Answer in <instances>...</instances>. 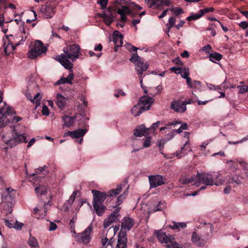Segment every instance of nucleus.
I'll return each mask as SVG.
<instances>
[{
  "label": "nucleus",
  "mask_w": 248,
  "mask_h": 248,
  "mask_svg": "<svg viewBox=\"0 0 248 248\" xmlns=\"http://www.w3.org/2000/svg\"><path fill=\"white\" fill-rule=\"evenodd\" d=\"M162 5L161 0H154L153 3L151 4V7H158Z\"/></svg>",
  "instance_id": "46"
},
{
  "label": "nucleus",
  "mask_w": 248,
  "mask_h": 248,
  "mask_svg": "<svg viewBox=\"0 0 248 248\" xmlns=\"http://www.w3.org/2000/svg\"><path fill=\"white\" fill-rule=\"evenodd\" d=\"M97 3L100 4L102 9H104L106 8L108 0H100L97 1Z\"/></svg>",
  "instance_id": "47"
},
{
  "label": "nucleus",
  "mask_w": 248,
  "mask_h": 248,
  "mask_svg": "<svg viewBox=\"0 0 248 248\" xmlns=\"http://www.w3.org/2000/svg\"><path fill=\"white\" fill-rule=\"evenodd\" d=\"M47 48L43 43L39 40L35 42L32 48L28 52V57L31 59H34L46 52Z\"/></svg>",
  "instance_id": "4"
},
{
  "label": "nucleus",
  "mask_w": 248,
  "mask_h": 248,
  "mask_svg": "<svg viewBox=\"0 0 248 248\" xmlns=\"http://www.w3.org/2000/svg\"><path fill=\"white\" fill-rule=\"evenodd\" d=\"M140 20L139 19H134L131 22L132 26L135 27L136 30H137V27L136 25L140 22Z\"/></svg>",
  "instance_id": "64"
},
{
  "label": "nucleus",
  "mask_w": 248,
  "mask_h": 248,
  "mask_svg": "<svg viewBox=\"0 0 248 248\" xmlns=\"http://www.w3.org/2000/svg\"><path fill=\"white\" fill-rule=\"evenodd\" d=\"M12 142L13 143L15 144L14 146H15L17 144H19L21 142H27V140H26V136L25 134H18L16 131L15 128L13 129L12 130Z\"/></svg>",
  "instance_id": "11"
},
{
  "label": "nucleus",
  "mask_w": 248,
  "mask_h": 248,
  "mask_svg": "<svg viewBox=\"0 0 248 248\" xmlns=\"http://www.w3.org/2000/svg\"><path fill=\"white\" fill-rule=\"evenodd\" d=\"M128 187H129V186H128L126 188V190H125L123 194H121V195H120L117 198V202H116V205L117 206L121 204L122 203L125 197V196L127 194V192H128L127 189L128 188Z\"/></svg>",
  "instance_id": "34"
},
{
  "label": "nucleus",
  "mask_w": 248,
  "mask_h": 248,
  "mask_svg": "<svg viewBox=\"0 0 248 248\" xmlns=\"http://www.w3.org/2000/svg\"><path fill=\"white\" fill-rule=\"evenodd\" d=\"M70 71V73L68 76L66 77H62L59 80H58L57 82H55V85H60L65 83H67L69 84H72V80L74 79V74L73 73L72 68L71 69H69Z\"/></svg>",
  "instance_id": "17"
},
{
  "label": "nucleus",
  "mask_w": 248,
  "mask_h": 248,
  "mask_svg": "<svg viewBox=\"0 0 248 248\" xmlns=\"http://www.w3.org/2000/svg\"><path fill=\"white\" fill-rule=\"evenodd\" d=\"M191 241L195 245L198 247H201L203 244V240L196 232L192 233Z\"/></svg>",
  "instance_id": "22"
},
{
  "label": "nucleus",
  "mask_w": 248,
  "mask_h": 248,
  "mask_svg": "<svg viewBox=\"0 0 248 248\" xmlns=\"http://www.w3.org/2000/svg\"><path fill=\"white\" fill-rule=\"evenodd\" d=\"M228 182L231 184L235 183L237 185H238L241 183V180L238 176L235 175L230 177L228 180Z\"/></svg>",
  "instance_id": "31"
},
{
  "label": "nucleus",
  "mask_w": 248,
  "mask_h": 248,
  "mask_svg": "<svg viewBox=\"0 0 248 248\" xmlns=\"http://www.w3.org/2000/svg\"><path fill=\"white\" fill-rule=\"evenodd\" d=\"M176 130H172L170 133H169L165 135L166 140H171L174 137V136L176 135Z\"/></svg>",
  "instance_id": "43"
},
{
  "label": "nucleus",
  "mask_w": 248,
  "mask_h": 248,
  "mask_svg": "<svg viewBox=\"0 0 248 248\" xmlns=\"http://www.w3.org/2000/svg\"><path fill=\"white\" fill-rule=\"evenodd\" d=\"M4 114H5V117L6 115L16 114V111H15L13 108L7 106L6 108L5 112Z\"/></svg>",
  "instance_id": "39"
},
{
  "label": "nucleus",
  "mask_w": 248,
  "mask_h": 248,
  "mask_svg": "<svg viewBox=\"0 0 248 248\" xmlns=\"http://www.w3.org/2000/svg\"><path fill=\"white\" fill-rule=\"evenodd\" d=\"M170 69L171 71L174 72L176 74H179L180 72H181V70H182V68H181L180 67L173 66V67L170 68Z\"/></svg>",
  "instance_id": "61"
},
{
  "label": "nucleus",
  "mask_w": 248,
  "mask_h": 248,
  "mask_svg": "<svg viewBox=\"0 0 248 248\" xmlns=\"http://www.w3.org/2000/svg\"><path fill=\"white\" fill-rule=\"evenodd\" d=\"M219 174L218 173H202L198 172L197 174L190 178H186L184 181L185 184L193 183L196 186L201 184H205L206 186H219L221 185L225 182L223 179H218Z\"/></svg>",
  "instance_id": "2"
},
{
  "label": "nucleus",
  "mask_w": 248,
  "mask_h": 248,
  "mask_svg": "<svg viewBox=\"0 0 248 248\" xmlns=\"http://www.w3.org/2000/svg\"><path fill=\"white\" fill-rule=\"evenodd\" d=\"M176 21L175 18L174 17L171 16L169 19V23L167 24V26H169V30H170V29L174 26Z\"/></svg>",
  "instance_id": "40"
},
{
  "label": "nucleus",
  "mask_w": 248,
  "mask_h": 248,
  "mask_svg": "<svg viewBox=\"0 0 248 248\" xmlns=\"http://www.w3.org/2000/svg\"><path fill=\"white\" fill-rule=\"evenodd\" d=\"M46 205V203L45 202L44 204V207L41 208L40 209H39L38 207L34 208L33 209V211L34 212V213L36 214V213H37L38 211H41V210H43V209L44 210V211L45 212V213H46L47 210H46V209L45 208Z\"/></svg>",
  "instance_id": "60"
},
{
  "label": "nucleus",
  "mask_w": 248,
  "mask_h": 248,
  "mask_svg": "<svg viewBox=\"0 0 248 248\" xmlns=\"http://www.w3.org/2000/svg\"><path fill=\"white\" fill-rule=\"evenodd\" d=\"M87 131L85 129H78L73 131H68L64 133L63 137L70 136L73 139L80 138L78 141H77L79 144H81L83 141L82 137L86 134Z\"/></svg>",
  "instance_id": "7"
},
{
  "label": "nucleus",
  "mask_w": 248,
  "mask_h": 248,
  "mask_svg": "<svg viewBox=\"0 0 248 248\" xmlns=\"http://www.w3.org/2000/svg\"><path fill=\"white\" fill-rule=\"evenodd\" d=\"M5 225L10 228H14V224L12 223L9 219H4Z\"/></svg>",
  "instance_id": "56"
},
{
  "label": "nucleus",
  "mask_w": 248,
  "mask_h": 248,
  "mask_svg": "<svg viewBox=\"0 0 248 248\" xmlns=\"http://www.w3.org/2000/svg\"><path fill=\"white\" fill-rule=\"evenodd\" d=\"M170 243L171 244V248H182V246L174 241V239H171V242Z\"/></svg>",
  "instance_id": "52"
},
{
  "label": "nucleus",
  "mask_w": 248,
  "mask_h": 248,
  "mask_svg": "<svg viewBox=\"0 0 248 248\" xmlns=\"http://www.w3.org/2000/svg\"><path fill=\"white\" fill-rule=\"evenodd\" d=\"M112 9L108 8L106 12H104L102 14H100L105 22L108 25H110L114 21V16L111 13Z\"/></svg>",
  "instance_id": "19"
},
{
  "label": "nucleus",
  "mask_w": 248,
  "mask_h": 248,
  "mask_svg": "<svg viewBox=\"0 0 248 248\" xmlns=\"http://www.w3.org/2000/svg\"><path fill=\"white\" fill-rule=\"evenodd\" d=\"M155 234L159 241L161 243L168 244L171 242V239H174L172 235H167L166 232L161 230L157 231Z\"/></svg>",
  "instance_id": "13"
},
{
  "label": "nucleus",
  "mask_w": 248,
  "mask_h": 248,
  "mask_svg": "<svg viewBox=\"0 0 248 248\" xmlns=\"http://www.w3.org/2000/svg\"><path fill=\"white\" fill-rule=\"evenodd\" d=\"M201 82L197 80H193L192 81V84L191 85V86L190 88H198L201 86Z\"/></svg>",
  "instance_id": "51"
},
{
  "label": "nucleus",
  "mask_w": 248,
  "mask_h": 248,
  "mask_svg": "<svg viewBox=\"0 0 248 248\" xmlns=\"http://www.w3.org/2000/svg\"><path fill=\"white\" fill-rule=\"evenodd\" d=\"M201 11H202L203 13V15H204L205 13H209V12H212L214 11V9L213 7H209L206 8L204 9H201Z\"/></svg>",
  "instance_id": "58"
},
{
  "label": "nucleus",
  "mask_w": 248,
  "mask_h": 248,
  "mask_svg": "<svg viewBox=\"0 0 248 248\" xmlns=\"http://www.w3.org/2000/svg\"><path fill=\"white\" fill-rule=\"evenodd\" d=\"M40 93H37L33 98V100H34V102H35V103L37 104V107L40 104L39 102L41 100V97H40Z\"/></svg>",
  "instance_id": "53"
},
{
  "label": "nucleus",
  "mask_w": 248,
  "mask_h": 248,
  "mask_svg": "<svg viewBox=\"0 0 248 248\" xmlns=\"http://www.w3.org/2000/svg\"><path fill=\"white\" fill-rule=\"evenodd\" d=\"M5 110V107H0V124L3 125L4 122V118H5V114L3 112Z\"/></svg>",
  "instance_id": "42"
},
{
  "label": "nucleus",
  "mask_w": 248,
  "mask_h": 248,
  "mask_svg": "<svg viewBox=\"0 0 248 248\" xmlns=\"http://www.w3.org/2000/svg\"><path fill=\"white\" fill-rule=\"evenodd\" d=\"M80 50L78 45H68L63 49L64 54L56 56L55 59L59 61L65 68L71 69L73 68V64L69 59L72 62L75 61L79 58Z\"/></svg>",
  "instance_id": "1"
},
{
  "label": "nucleus",
  "mask_w": 248,
  "mask_h": 248,
  "mask_svg": "<svg viewBox=\"0 0 248 248\" xmlns=\"http://www.w3.org/2000/svg\"><path fill=\"white\" fill-rule=\"evenodd\" d=\"M207 87L210 89V90H216L217 89H221L220 87L219 86H216L215 85H213L211 83H207L206 84Z\"/></svg>",
  "instance_id": "57"
},
{
  "label": "nucleus",
  "mask_w": 248,
  "mask_h": 248,
  "mask_svg": "<svg viewBox=\"0 0 248 248\" xmlns=\"http://www.w3.org/2000/svg\"><path fill=\"white\" fill-rule=\"evenodd\" d=\"M189 142V141L187 140V141L186 142V143L184 144V146L183 147H182L181 148V150L180 151H177L175 152V153L174 154L176 156H177L179 158H180L181 157H182V155H180V153H181V152L183 150V149H184L185 146L188 144Z\"/></svg>",
  "instance_id": "48"
},
{
  "label": "nucleus",
  "mask_w": 248,
  "mask_h": 248,
  "mask_svg": "<svg viewBox=\"0 0 248 248\" xmlns=\"http://www.w3.org/2000/svg\"><path fill=\"white\" fill-rule=\"evenodd\" d=\"M42 112L44 115L47 116L49 115V112L48 108L46 105H43Z\"/></svg>",
  "instance_id": "55"
},
{
  "label": "nucleus",
  "mask_w": 248,
  "mask_h": 248,
  "mask_svg": "<svg viewBox=\"0 0 248 248\" xmlns=\"http://www.w3.org/2000/svg\"><path fill=\"white\" fill-rule=\"evenodd\" d=\"M203 16L202 11L200 10L199 12L196 14H192L191 16H189L186 18L188 21L194 20L199 19Z\"/></svg>",
  "instance_id": "29"
},
{
  "label": "nucleus",
  "mask_w": 248,
  "mask_h": 248,
  "mask_svg": "<svg viewBox=\"0 0 248 248\" xmlns=\"http://www.w3.org/2000/svg\"><path fill=\"white\" fill-rule=\"evenodd\" d=\"M28 244L31 247H32L33 248H37L39 247V245H38L37 240L34 237H30L29 241H28Z\"/></svg>",
  "instance_id": "35"
},
{
  "label": "nucleus",
  "mask_w": 248,
  "mask_h": 248,
  "mask_svg": "<svg viewBox=\"0 0 248 248\" xmlns=\"http://www.w3.org/2000/svg\"><path fill=\"white\" fill-rule=\"evenodd\" d=\"M188 128V125L186 123L183 124L178 129H174L176 131V133H180L183 130H186Z\"/></svg>",
  "instance_id": "45"
},
{
  "label": "nucleus",
  "mask_w": 248,
  "mask_h": 248,
  "mask_svg": "<svg viewBox=\"0 0 248 248\" xmlns=\"http://www.w3.org/2000/svg\"><path fill=\"white\" fill-rule=\"evenodd\" d=\"M55 4L51 2H47L44 9L42 10L43 16L46 18H51L55 13Z\"/></svg>",
  "instance_id": "9"
},
{
  "label": "nucleus",
  "mask_w": 248,
  "mask_h": 248,
  "mask_svg": "<svg viewBox=\"0 0 248 248\" xmlns=\"http://www.w3.org/2000/svg\"><path fill=\"white\" fill-rule=\"evenodd\" d=\"M117 13L120 15L130 14L131 13L129 8L126 6H123L121 8H119L117 10Z\"/></svg>",
  "instance_id": "32"
},
{
  "label": "nucleus",
  "mask_w": 248,
  "mask_h": 248,
  "mask_svg": "<svg viewBox=\"0 0 248 248\" xmlns=\"http://www.w3.org/2000/svg\"><path fill=\"white\" fill-rule=\"evenodd\" d=\"M134 224L135 221L132 218L124 217L122 220L121 231L119 233L118 239L121 240L124 238L127 241L126 232L130 230Z\"/></svg>",
  "instance_id": "5"
},
{
  "label": "nucleus",
  "mask_w": 248,
  "mask_h": 248,
  "mask_svg": "<svg viewBox=\"0 0 248 248\" xmlns=\"http://www.w3.org/2000/svg\"><path fill=\"white\" fill-rule=\"evenodd\" d=\"M14 228L17 230H19L22 229V227L23 225V224L21 222H19L17 220L16 221L15 223L14 224Z\"/></svg>",
  "instance_id": "54"
},
{
  "label": "nucleus",
  "mask_w": 248,
  "mask_h": 248,
  "mask_svg": "<svg viewBox=\"0 0 248 248\" xmlns=\"http://www.w3.org/2000/svg\"><path fill=\"white\" fill-rule=\"evenodd\" d=\"M57 227V226L55 223H54L52 222H51L50 223V225H49V231H54L56 229Z\"/></svg>",
  "instance_id": "63"
},
{
  "label": "nucleus",
  "mask_w": 248,
  "mask_h": 248,
  "mask_svg": "<svg viewBox=\"0 0 248 248\" xmlns=\"http://www.w3.org/2000/svg\"><path fill=\"white\" fill-rule=\"evenodd\" d=\"M182 76V78H185L186 79V78H187L189 75V71H188V70H186V69H182L181 70V72H180V73Z\"/></svg>",
  "instance_id": "44"
},
{
  "label": "nucleus",
  "mask_w": 248,
  "mask_h": 248,
  "mask_svg": "<svg viewBox=\"0 0 248 248\" xmlns=\"http://www.w3.org/2000/svg\"><path fill=\"white\" fill-rule=\"evenodd\" d=\"M92 231V227L90 225L82 232L78 234V241L85 244L89 243L91 240L90 234Z\"/></svg>",
  "instance_id": "8"
},
{
  "label": "nucleus",
  "mask_w": 248,
  "mask_h": 248,
  "mask_svg": "<svg viewBox=\"0 0 248 248\" xmlns=\"http://www.w3.org/2000/svg\"><path fill=\"white\" fill-rule=\"evenodd\" d=\"M101 243L104 248H113L112 246L113 242L111 238L108 239L107 237L102 238Z\"/></svg>",
  "instance_id": "28"
},
{
  "label": "nucleus",
  "mask_w": 248,
  "mask_h": 248,
  "mask_svg": "<svg viewBox=\"0 0 248 248\" xmlns=\"http://www.w3.org/2000/svg\"><path fill=\"white\" fill-rule=\"evenodd\" d=\"M78 192V191L76 190V191H74L72 193V195H71V196L70 197V198H69V199L67 201V202H68V203H69L70 204L73 203V202H74V201L75 200L76 196L77 195Z\"/></svg>",
  "instance_id": "41"
},
{
  "label": "nucleus",
  "mask_w": 248,
  "mask_h": 248,
  "mask_svg": "<svg viewBox=\"0 0 248 248\" xmlns=\"http://www.w3.org/2000/svg\"><path fill=\"white\" fill-rule=\"evenodd\" d=\"M170 107L176 112L183 113L186 110V106H185V104L180 100L172 101Z\"/></svg>",
  "instance_id": "10"
},
{
  "label": "nucleus",
  "mask_w": 248,
  "mask_h": 248,
  "mask_svg": "<svg viewBox=\"0 0 248 248\" xmlns=\"http://www.w3.org/2000/svg\"><path fill=\"white\" fill-rule=\"evenodd\" d=\"M237 88L239 89V93H245L247 92H248V86L243 85V86H238Z\"/></svg>",
  "instance_id": "38"
},
{
  "label": "nucleus",
  "mask_w": 248,
  "mask_h": 248,
  "mask_svg": "<svg viewBox=\"0 0 248 248\" xmlns=\"http://www.w3.org/2000/svg\"><path fill=\"white\" fill-rule=\"evenodd\" d=\"M92 193L93 196V203H103L104 201L108 197V194L105 192L96 190H92Z\"/></svg>",
  "instance_id": "12"
},
{
  "label": "nucleus",
  "mask_w": 248,
  "mask_h": 248,
  "mask_svg": "<svg viewBox=\"0 0 248 248\" xmlns=\"http://www.w3.org/2000/svg\"><path fill=\"white\" fill-rule=\"evenodd\" d=\"M76 117H71L67 115H64L62 117V121L63 122V126L70 127L73 125L74 120Z\"/></svg>",
  "instance_id": "25"
},
{
  "label": "nucleus",
  "mask_w": 248,
  "mask_h": 248,
  "mask_svg": "<svg viewBox=\"0 0 248 248\" xmlns=\"http://www.w3.org/2000/svg\"><path fill=\"white\" fill-rule=\"evenodd\" d=\"M35 190L37 195L40 194L41 195L45 194L46 191V188L45 186H40L36 187Z\"/></svg>",
  "instance_id": "36"
},
{
  "label": "nucleus",
  "mask_w": 248,
  "mask_h": 248,
  "mask_svg": "<svg viewBox=\"0 0 248 248\" xmlns=\"http://www.w3.org/2000/svg\"><path fill=\"white\" fill-rule=\"evenodd\" d=\"M151 188H156L165 183L166 178L159 174L150 175L148 177Z\"/></svg>",
  "instance_id": "6"
},
{
  "label": "nucleus",
  "mask_w": 248,
  "mask_h": 248,
  "mask_svg": "<svg viewBox=\"0 0 248 248\" xmlns=\"http://www.w3.org/2000/svg\"><path fill=\"white\" fill-rule=\"evenodd\" d=\"M154 99L147 95H143L140 98L139 101V105L141 108H145L149 107V109L150 108L151 105L153 103Z\"/></svg>",
  "instance_id": "15"
},
{
  "label": "nucleus",
  "mask_w": 248,
  "mask_h": 248,
  "mask_svg": "<svg viewBox=\"0 0 248 248\" xmlns=\"http://www.w3.org/2000/svg\"><path fill=\"white\" fill-rule=\"evenodd\" d=\"M149 110V107L145 108H141V106L138 103L137 105H135L132 108L131 111L132 114L135 116L140 115L142 112L145 110Z\"/></svg>",
  "instance_id": "20"
},
{
  "label": "nucleus",
  "mask_w": 248,
  "mask_h": 248,
  "mask_svg": "<svg viewBox=\"0 0 248 248\" xmlns=\"http://www.w3.org/2000/svg\"><path fill=\"white\" fill-rule=\"evenodd\" d=\"M93 207L98 216H101L105 210V206L103 203H93Z\"/></svg>",
  "instance_id": "24"
},
{
  "label": "nucleus",
  "mask_w": 248,
  "mask_h": 248,
  "mask_svg": "<svg viewBox=\"0 0 248 248\" xmlns=\"http://www.w3.org/2000/svg\"><path fill=\"white\" fill-rule=\"evenodd\" d=\"M10 133H7L3 134L2 136V140L7 145H8L11 148L14 147V144L12 142V137L9 136Z\"/></svg>",
  "instance_id": "27"
},
{
  "label": "nucleus",
  "mask_w": 248,
  "mask_h": 248,
  "mask_svg": "<svg viewBox=\"0 0 248 248\" xmlns=\"http://www.w3.org/2000/svg\"><path fill=\"white\" fill-rule=\"evenodd\" d=\"M121 207H118L107 218L112 223H114L120 216L119 212Z\"/></svg>",
  "instance_id": "26"
},
{
  "label": "nucleus",
  "mask_w": 248,
  "mask_h": 248,
  "mask_svg": "<svg viewBox=\"0 0 248 248\" xmlns=\"http://www.w3.org/2000/svg\"><path fill=\"white\" fill-rule=\"evenodd\" d=\"M222 57V55L218 53H211L209 55V60L214 62H215L216 61H220Z\"/></svg>",
  "instance_id": "30"
},
{
  "label": "nucleus",
  "mask_w": 248,
  "mask_h": 248,
  "mask_svg": "<svg viewBox=\"0 0 248 248\" xmlns=\"http://www.w3.org/2000/svg\"><path fill=\"white\" fill-rule=\"evenodd\" d=\"M239 26L243 29H246L248 27V23L246 21H242L239 23Z\"/></svg>",
  "instance_id": "62"
},
{
  "label": "nucleus",
  "mask_w": 248,
  "mask_h": 248,
  "mask_svg": "<svg viewBox=\"0 0 248 248\" xmlns=\"http://www.w3.org/2000/svg\"><path fill=\"white\" fill-rule=\"evenodd\" d=\"M127 241L124 238L121 240L118 239L117 244L115 248H126Z\"/></svg>",
  "instance_id": "33"
},
{
  "label": "nucleus",
  "mask_w": 248,
  "mask_h": 248,
  "mask_svg": "<svg viewBox=\"0 0 248 248\" xmlns=\"http://www.w3.org/2000/svg\"><path fill=\"white\" fill-rule=\"evenodd\" d=\"M125 185L124 184H120L117 186V187L114 189L109 190L108 192V196L115 197L118 194H120L122 189Z\"/></svg>",
  "instance_id": "21"
},
{
  "label": "nucleus",
  "mask_w": 248,
  "mask_h": 248,
  "mask_svg": "<svg viewBox=\"0 0 248 248\" xmlns=\"http://www.w3.org/2000/svg\"><path fill=\"white\" fill-rule=\"evenodd\" d=\"M123 35L118 31H115L112 35V42L115 45V51H117V48L120 47L123 45Z\"/></svg>",
  "instance_id": "14"
},
{
  "label": "nucleus",
  "mask_w": 248,
  "mask_h": 248,
  "mask_svg": "<svg viewBox=\"0 0 248 248\" xmlns=\"http://www.w3.org/2000/svg\"><path fill=\"white\" fill-rule=\"evenodd\" d=\"M28 34L26 35L25 29L23 28L22 30L21 29L20 31L18 32V33L16 36V39L17 41V42L15 44L16 46H11L13 47V50L15 49L16 46L22 44L23 42L25 41L27 38Z\"/></svg>",
  "instance_id": "16"
},
{
  "label": "nucleus",
  "mask_w": 248,
  "mask_h": 248,
  "mask_svg": "<svg viewBox=\"0 0 248 248\" xmlns=\"http://www.w3.org/2000/svg\"><path fill=\"white\" fill-rule=\"evenodd\" d=\"M167 140L166 139H162L161 140H160L159 141V144H158V146H159V150L160 151H162L163 148H164V144H165V143H166L167 142Z\"/></svg>",
  "instance_id": "50"
},
{
  "label": "nucleus",
  "mask_w": 248,
  "mask_h": 248,
  "mask_svg": "<svg viewBox=\"0 0 248 248\" xmlns=\"http://www.w3.org/2000/svg\"><path fill=\"white\" fill-rule=\"evenodd\" d=\"M170 10H171V11L173 12L174 14L176 16H178L180 14H183L184 13V10L182 8L178 7H174Z\"/></svg>",
  "instance_id": "37"
},
{
  "label": "nucleus",
  "mask_w": 248,
  "mask_h": 248,
  "mask_svg": "<svg viewBox=\"0 0 248 248\" xmlns=\"http://www.w3.org/2000/svg\"><path fill=\"white\" fill-rule=\"evenodd\" d=\"M112 223L108 219H106L104 221L103 226L104 228H107L108 226H110Z\"/></svg>",
  "instance_id": "59"
},
{
  "label": "nucleus",
  "mask_w": 248,
  "mask_h": 248,
  "mask_svg": "<svg viewBox=\"0 0 248 248\" xmlns=\"http://www.w3.org/2000/svg\"><path fill=\"white\" fill-rule=\"evenodd\" d=\"M127 48L131 52L135 51L130 59V61L135 64L137 74L138 75L142 74L144 71H146L148 69V66L147 64L144 63L142 59L138 56L137 52L138 48L133 46L131 44H128Z\"/></svg>",
  "instance_id": "3"
},
{
  "label": "nucleus",
  "mask_w": 248,
  "mask_h": 248,
  "mask_svg": "<svg viewBox=\"0 0 248 248\" xmlns=\"http://www.w3.org/2000/svg\"><path fill=\"white\" fill-rule=\"evenodd\" d=\"M151 143V137H149L146 138L143 142V148H147L150 146Z\"/></svg>",
  "instance_id": "49"
},
{
  "label": "nucleus",
  "mask_w": 248,
  "mask_h": 248,
  "mask_svg": "<svg viewBox=\"0 0 248 248\" xmlns=\"http://www.w3.org/2000/svg\"><path fill=\"white\" fill-rule=\"evenodd\" d=\"M150 130V128H147L143 125H141L135 129L134 134L136 137L146 136L149 134Z\"/></svg>",
  "instance_id": "18"
},
{
  "label": "nucleus",
  "mask_w": 248,
  "mask_h": 248,
  "mask_svg": "<svg viewBox=\"0 0 248 248\" xmlns=\"http://www.w3.org/2000/svg\"><path fill=\"white\" fill-rule=\"evenodd\" d=\"M56 98V104L57 106L59 108L63 109L65 107L67 99L60 94H57Z\"/></svg>",
  "instance_id": "23"
}]
</instances>
